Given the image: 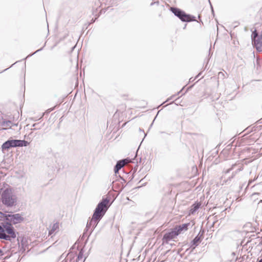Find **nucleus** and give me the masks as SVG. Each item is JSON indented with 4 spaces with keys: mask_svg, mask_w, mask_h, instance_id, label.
I'll use <instances>...</instances> for the list:
<instances>
[{
    "mask_svg": "<svg viewBox=\"0 0 262 262\" xmlns=\"http://www.w3.org/2000/svg\"><path fill=\"white\" fill-rule=\"evenodd\" d=\"M111 205L110 198L103 197L94 210L91 219L88 221L85 229H90V228L94 229L104 215Z\"/></svg>",
    "mask_w": 262,
    "mask_h": 262,
    "instance_id": "f257e3e1",
    "label": "nucleus"
},
{
    "mask_svg": "<svg viewBox=\"0 0 262 262\" xmlns=\"http://www.w3.org/2000/svg\"><path fill=\"white\" fill-rule=\"evenodd\" d=\"M3 221L0 223V229H14L13 225L22 223L24 218L19 213L2 214Z\"/></svg>",
    "mask_w": 262,
    "mask_h": 262,
    "instance_id": "f03ea898",
    "label": "nucleus"
},
{
    "mask_svg": "<svg viewBox=\"0 0 262 262\" xmlns=\"http://www.w3.org/2000/svg\"><path fill=\"white\" fill-rule=\"evenodd\" d=\"M1 201L2 203L8 207H11L16 205L17 199L13 193L11 187L5 189L1 193Z\"/></svg>",
    "mask_w": 262,
    "mask_h": 262,
    "instance_id": "7ed1b4c3",
    "label": "nucleus"
},
{
    "mask_svg": "<svg viewBox=\"0 0 262 262\" xmlns=\"http://www.w3.org/2000/svg\"><path fill=\"white\" fill-rule=\"evenodd\" d=\"M170 11L183 22H191L196 21L195 17L186 13L182 9L174 7L169 8Z\"/></svg>",
    "mask_w": 262,
    "mask_h": 262,
    "instance_id": "20e7f679",
    "label": "nucleus"
},
{
    "mask_svg": "<svg viewBox=\"0 0 262 262\" xmlns=\"http://www.w3.org/2000/svg\"><path fill=\"white\" fill-rule=\"evenodd\" d=\"M182 230H171L165 233L162 238L163 244H168L170 241H175V239L181 233Z\"/></svg>",
    "mask_w": 262,
    "mask_h": 262,
    "instance_id": "39448f33",
    "label": "nucleus"
},
{
    "mask_svg": "<svg viewBox=\"0 0 262 262\" xmlns=\"http://www.w3.org/2000/svg\"><path fill=\"white\" fill-rule=\"evenodd\" d=\"M15 237V230H0V239L11 241Z\"/></svg>",
    "mask_w": 262,
    "mask_h": 262,
    "instance_id": "423d86ee",
    "label": "nucleus"
},
{
    "mask_svg": "<svg viewBox=\"0 0 262 262\" xmlns=\"http://www.w3.org/2000/svg\"><path fill=\"white\" fill-rule=\"evenodd\" d=\"M236 166V164H232L230 168L226 170V171L224 172V174L223 176V178L224 179V181L226 183L233 180L236 174H237V172H232L231 175L229 174L230 172L233 170Z\"/></svg>",
    "mask_w": 262,
    "mask_h": 262,
    "instance_id": "0eeeda50",
    "label": "nucleus"
},
{
    "mask_svg": "<svg viewBox=\"0 0 262 262\" xmlns=\"http://www.w3.org/2000/svg\"><path fill=\"white\" fill-rule=\"evenodd\" d=\"M13 147H16L15 139L11 138L4 142L1 146L2 150L3 153H5L6 151H8L10 148Z\"/></svg>",
    "mask_w": 262,
    "mask_h": 262,
    "instance_id": "6e6552de",
    "label": "nucleus"
},
{
    "mask_svg": "<svg viewBox=\"0 0 262 262\" xmlns=\"http://www.w3.org/2000/svg\"><path fill=\"white\" fill-rule=\"evenodd\" d=\"M128 161H130V160L127 158L118 161L114 167V169L115 174L118 173L119 170H120L124 166L125 164H127Z\"/></svg>",
    "mask_w": 262,
    "mask_h": 262,
    "instance_id": "1a4fd4ad",
    "label": "nucleus"
},
{
    "mask_svg": "<svg viewBox=\"0 0 262 262\" xmlns=\"http://www.w3.org/2000/svg\"><path fill=\"white\" fill-rule=\"evenodd\" d=\"M200 202H195L190 207L188 214L189 215L194 214L201 206Z\"/></svg>",
    "mask_w": 262,
    "mask_h": 262,
    "instance_id": "9d476101",
    "label": "nucleus"
},
{
    "mask_svg": "<svg viewBox=\"0 0 262 262\" xmlns=\"http://www.w3.org/2000/svg\"><path fill=\"white\" fill-rule=\"evenodd\" d=\"M193 225V223L189 222L183 224L179 226L177 225L173 228H171V229H188L189 228H192Z\"/></svg>",
    "mask_w": 262,
    "mask_h": 262,
    "instance_id": "9b49d317",
    "label": "nucleus"
},
{
    "mask_svg": "<svg viewBox=\"0 0 262 262\" xmlns=\"http://www.w3.org/2000/svg\"><path fill=\"white\" fill-rule=\"evenodd\" d=\"M0 126L2 127V130H6L12 128V121L3 120L0 122Z\"/></svg>",
    "mask_w": 262,
    "mask_h": 262,
    "instance_id": "f8f14e48",
    "label": "nucleus"
},
{
    "mask_svg": "<svg viewBox=\"0 0 262 262\" xmlns=\"http://www.w3.org/2000/svg\"><path fill=\"white\" fill-rule=\"evenodd\" d=\"M93 230H84L82 235L80 236V240H85V244H86L88 241L91 238V236L92 235V231Z\"/></svg>",
    "mask_w": 262,
    "mask_h": 262,
    "instance_id": "ddd939ff",
    "label": "nucleus"
},
{
    "mask_svg": "<svg viewBox=\"0 0 262 262\" xmlns=\"http://www.w3.org/2000/svg\"><path fill=\"white\" fill-rule=\"evenodd\" d=\"M16 147H26L29 144V142L25 140L15 139Z\"/></svg>",
    "mask_w": 262,
    "mask_h": 262,
    "instance_id": "4468645a",
    "label": "nucleus"
},
{
    "mask_svg": "<svg viewBox=\"0 0 262 262\" xmlns=\"http://www.w3.org/2000/svg\"><path fill=\"white\" fill-rule=\"evenodd\" d=\"M201 239L199 237L196 236L191 242L190 247L192 249H194L199 244L200 242H201Z\"/></svg>",
    "mask_w": 262,
    "mask_h": 262,
    "instance_id": "2eb2a0df",
    "label": "nucleus"
},
{
    "mask_svg": "<svg viewBox=\"0 0 262 262\" xmlns=\"http://www.w3.org/2000/svg\"><path fill=\"white\" fill-rule=\"evenodd\" d=\"M256 223V222L253 224H252L251 222H248L243 226V228L246 229L250 228H254V229H256V227L255 225Z\"/></svg>",
    "mask_w": 262,
    "mask_h": 262,
    "instance_id": "dca6fc26",
    "label": "nucleus"
},
{
    "mask_svg": "<svg viewBox=\"0 0 262 262\" xmlns=\"http://www.w3.org/2000/svg\"><path fill=\"white\" fill-rule=\"evenodd\" d=\"M260 35L258 34V33L257 32L256 29H254V31H252V34H251V39L252 41H253L255 39H256L257 38H258Z\"/></svg>",
    "mask_w": 262,
    "mask_h": 262,
    "instance_id": "f3484780",
    "label": "nucleus"
},
{
    "mask_svg": "<svg viewBox=\"0 0 262 262\" xmlns=\"http://www.w3.org/2000/svg\"><path fill=\"white\" fill-rule=\"evenodd\" d=\"M42 125H39V123H34L32 125V126L34 127V128L31 129L32 130H36V129H39L41 128V127L42 126Z\"/></svg>",
    "mask_w": 262,
    "mask_h": 262,
    "instance_id": "a211bd4d",
    "label": "nucleus"
},
{
    "mask_svg": "<svg viewBox=\"0 0 262 262\" xmlns=\"http://www.w3.org/2000/svg\"><path fill=\"white\" fill-rule=\"evenodd\" d=\"M59 223L56 222L53 224L51 229H59Z\"/></svg>",
    "mask_w": 262,
    "mask_h": 262,
    "instance_id": "6ab92c4d",
    "label": "nucleus"
},
{
    "mask_svg": "<svg viewBox=\"0 0 262 262\" xmlns=\"http://www.w3.org/2000/svg\"><path fill=\"white\" fill-rule=\"evenodd\" d=\"M205 230H200L199 233L197 235V237H199L201 239H202L203 234L204 233Z\"/></svg>",
    "mask_w": 262,
    "mask_h": 262,
    "instance_id": "aec40b11",
    "label": "nucleus"
},
{
    "mask_svg": "<svg viewBox=\"0 0 262 262\" xmlns=\"http://www.w3.org/2000/svg\"><path fill=\"white\" fill-rule=\"evenodd\" d=\"M83 249H81L80 251V252L78 255L77 259L79 260L81 259L83 257Z\"/></svg>",
    "mask_w": 262,
    "mask_h": 262,
    "instance_id": "412c9836",
    "label": "nucleus"
},
{
    "mask_svg": "<svg viewBox=\"0 0 262 262\" xmlns=\"http://www.w3.org/2000/svg\"><path fill=\"white\" fill-rule=\"evenodd\" d=\"M43 48V47H42V48H41L40 49H38V50H36V51L35 52H34L33 53H32V54H30L29 55H28V56H27V57H29V56H32L33 55L35 54V53H37V52H39V51H41V50H42Z\"/></svg>",
    "mask_w": 262,
    "mask_h": 262,
    "instance_id": "4be33fe9",
    "label": "nucleus"
},
{
    "mask_svg": "<svg viewBox=\"0 0 262 262\" xmlns=\"http://www.w3.org/2000/svg\"><path fill=\"white\" fill-rule=\"evenodd\" d=\"M243 167H241L240 168H238V169H237L235 171H234L233 172H237V173L239 171H241L242 170H243Z\"/></svg>",
    "mask_w": 262,
    "mask_h": 262,
    "instance_id": "5701e85b",
    "label": "nucleus"
},
{
    "mask_svg": "<svg viewBox=\"0 0 262 262\" xmlns=\"http://www.w3.org/2000/svg\"><path fill=\"white\" fill-rule=\"evenodd\" d=\"M176 95H172L171 96V97H170L169 98H168L166 101L165 102H168L170 100L172 99L173 97H174Z\"/></svg>",
    "mask_w": 262,
    "mask_h": 262,
    "instance_id": "b1692460",
    "label": "nucleus"
},
{
    "mask_svg": "<svg viewBox=\"0 0 262 262\" xmlns=\"http://www.w3.org/2000/svg\"><path fill=\"white\" fill-rule=\"evenodd\" d=\"M176 95H172L171 96V97H170L169 98H168L166 101L165 102H168L170 100L172 99L173 97H174Z\"/></svg>",
    "mask_w": 262,
    "mask_h": 262,
    "instance_id": "393cba45",
    "label": "nucleus"
},
{
    "mask_svg": "<svg viewBox=\"0 0 262 262\" xmlns=\"http://www.w3.org/2000/svg\"><path fill=\"white\" fill-rule=\"evenodd\" d=\"M208 1H209V2L210 5V6H211L212 13L213 15H214V10H213V7H212V5H211V3H210V0H208Z\"/></svg>",
    "mask_w": 262,
    "mask_h": 262,
    "instance_id": "a878e982",
    "label": "nucleus"
},
{
    "mask_svg": "<svg viewBox=\"0 0 262 262\" xmlns=\"http://www.w3.org/2000/svg\"><path fill=\"white\" fill-rule=\"evenodd\" d=\"M159 1H157V2H152L151 4H150V6H153L154 4H157V5H159Z\"/></svg>",
    "mask_w": 262,
    "mask_h": 262,
    "instance_id": "bb28decb",
    "label": "nucleus"
},
{
    "mask_svg": "<svg viewBox=\"0 0 262 262\" xmlns=\"http://www.w3.org/2000/svg\"><path fill=\"white\" fill-rule=\"evenodd\" d=\"M55 230H49V235H52Z\"/></svg>",
    "mask_w": 262,
    "mask_h": 262,
    "instance_id": "cd10ccee",
    "label": "nucleus"
},
{
    "mask_svg": "<svg viewBox=\"0 0 262 262\" xmlns=\"http://www.w3.org/2000/svg\"><path fill=\"white\" fill-rule=\"evenodd\" d=\"M18 125V123H14L12 122V127L13 126H17Z\"/></svg>",
    "mask_w": 262,
    "mask_h": 262,
    "instance_id": "c85d7f7f",
    "label": "nucleus"
},
{
    "mask_svg": "<svg viewBox=\"0 0 262 262\" xmlns=\"http://www.w3.org/2000/svg\"><path fill=\"white\" fill-rule=\"evenodd\" d=\"M202 74V72H200V73H199L196 76V77H195V79L198 78Z\"/></svg>",
    "mask_w": 262,
    "mask_h": 262,
    "instance_id": "c756f323",
    "label": "nucleus"
},
{
    "mask_svg": "<svg viewBox=\"0 0 262 262\" xmlns=\"http://www.w3.org/2000/svg\"><path fill=\"white\" fill-rule=\"evenodd\" d=\"M159 133H160V134H166V135H170V134H168V133H165V132H160Z\"/></svg>",
    "mask_w": 262,
    "mask_h": 262,
    "instance_id": "7c9ffc66",
    "label": "nucleus"
},
{
    "mask_svg": "<svg viewBox=\"0 0 262 262\" xmlns=\"http://www.w3.org/2000/svg\"><path fill=\"white\" fill-rule=\"evenodd\" d=\"M253 181H254V180H250V181H249V184L251 183H252V182H253Z\"/></svg>",
    "mask_w": 262,
    "mask_h": 262,
    "instance_id": "2f4dec72",
    "label": "nucleus"
},
{
    "mask_svg": "<svg viewBox=\"0 0 262 262\" xmlns=\"http://www.w3.org/2000/svg\"><path fill=\"white\" fill-rule=\"evenodd\" d=\"M183 89L184 88H183V89L180 91L178 92L177 95L179 94Z\"/></svg>",
    "mask_w": 262,
    "mask_h": 262,
    "instance_id": "473e14b6",
    "label": "nucleus"
},
{
    "mask_svg": "<svg viewBox=\"0 0 262 262\" xmlns=\"http://www.w3.org/2000/svg\"><path fill=\"white\" fill-rule=\"evenodd\" d=\"M193 80V79L192 80V78H190V79H189V81H190H190H192Z\"/></svg>",
    "mask_w": 262,
    "mask_h": 262,
    "instance_id": "72a5a7b5",
    "label": "nucleus"
},
{
    "mask_svg": "<svg viewBox=\"0 0 262 262\" xmlns=\"http://www.w3.org/2000/svg\"><path fill=\"white\" fill-rule=\"evenodd\" d=\"M186 26H187V25H186V24H185V26H184V28H183V29H185L186 28Z\"/></svg>",
    "mask_w": 262,
    "mask_h": 262,
    "instance_id": "f704fd0d",
    "label": "nucleus"
},
{
    "mask_svg": "<svg viewBox=\"0 0 262 262\" xmlns=\"http://www.w3.org/2000/svg\"><path fill=\"white\" fill-rule=\"evenodd\" d=\"M258 262H262V258H261L260 260L258 261Z\"/></svg>",
    "mask_w": 262,
    "mask_h": 262,
    "instance_id": "c9c22d12",
    "label": "nucleus"
},
{
    "mask_svg": "<svg viewBox=\"0 0 262 262\" xmlns=\"http://www.w3.org/2000/svg\"><path fill=\"white\" fill-rule=\"evenodd\" d=\"M2 253H3V251L1 249H0V254Z\"/></svg>",
    "mask_w": 262,
    "mask_h": 262,
    "instance_id": "e433bc0d",
    "label": "nucleus"
},
{
    "mask_svg": "<svg viewBox=\"0 0 262 262\" xmlns=\"http://www.w3.org/2000/svg\"><path fill=\"white\" fill-rule=\"evenodd\" d=\"M8 69V68H7V69H5L3 71H5L7 70Z\"/></svg>",
    "mask_w": 262,
    "mask_h": 262,
    "instance_id": "4c0bfd02",
    "label": "nucleus"
},
{
    "mask_svg": "<svg viewBox=\"0 0 262 262\" xmlns=\"http://www.w3.org/2000/svg\"><path fill=\"white\" fill-rule=\"evenodd\" d=\"M261 223H262V222H261Z\"/></svg>",
    "mask_w": 262,
    "mask_h": 262,
    "instance_id": "58836bf2",
    "label": "nucleus"
}]
</instances>
